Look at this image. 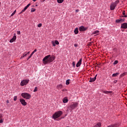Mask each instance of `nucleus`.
<instances>
[{"label": "nucleus", "instance_id": "f257e3e1", "mask_svg": "<svg viewBox=\"0 0 127 127\" xmlns=\"http://www.w3.org/2000/svg\"><path fill=\"white\" fill-rule=\"evenodd\" d=\"M55 60V56H52L50 55H49L46 56L43 59V64H46L48 63H51V62H53Z\"/></svg>", "mask_w": 127, "mask_h": 127}, {"label": "nucleus", "instance_id": "f03ea898", "mask_svg": "<svg viewBox=\"0 0 127 127\" xmlns=\"http://www.w3.org/2000/svg\"><path fill=\"white\" fill-rule=\"evenodd\" d=\"M63 115V112L62 111H59L57 112H56L53 115V118L54 120H56V119H58V118H60L61 116Z\"/></svg>", "mask_w": 127, "mask_h": 127}, {"label": "nucleus", "instance_id": "7ed1b4c3", "mask_svg": "<svg viewBox=\"0 0 127 127\" xmlns=\"http://www.w3.org/2000/svg\"><path fill=\"white\" fill-rule=\"evenodd\" d=\"M21 96L24 98V99H26V100H29V99L31 98V95L25 92L21 93Z\"/></svg>", "mask_w": 127, "mask_h": 127}, {"label": "nucleus", "instance_id": "20e7f679", "mask_svg": "<svg viewBox=\"0 0 127 127\" xmlns=\"http://www.w3.org/2000/svg\"><path fill=\"white\" fill-rule=\"evenodd\" d=\"M77 106H78V103H74L70 105L68 107V109L69 111H72V110H74V109H76V108H77Z\"/></svg>", "mask_w": 127, "mask_h": 127}, {"label": "nucleus", "instance_id": "39448f33", "mask_svg": "<svg viewBox=\"0 0 127 127\" xmlns=\"http://www.w3.org/2000/svg\"><path fill=\"white\" fill-rule=\"evenodd\" d=\"M29 82V79H24L21 81L20 83L21 86H24L25 85H27Z\"/></svg>", "mask_w": 127, "mask_h": 127}, {"label": "nucleus", "instance_id": "423d86ee", "mask_svg": "<svg viewBox=\"0 0 127 127\" xmlns=\"http://www.w3.org/2000/svg\"><path fill=\"white\" fill-rule=\"evenodd\" d=\"M20 102L21 104L23 105V106H26V105H27V103H26V102H25V100L23 99H20Z\"/></svg>", "mask_w": 127, "mask_h": 127}, {"label": "nucleus", "instance_id": "0eeeda50", "mask_svg": "<svg viewBox=\"0 0 127 127\" xmlns=\"http://www.w3.org/2000/svg\"><path fill=\"white\" fill-rule=\"evenodd\" d=\"M116 6H117L115 4H114L113 2L111 3V5H110V9L111 10H114V9H115V8H116Z\"/></svg>", "mask_w": 127, "mask_h": 127}, {"label": "nucleus", "instance_id": "6e6552de", "mask_svg": "<svg viewBox=\"0 0 127 127\" xmlns=\"http://www.w3.org/2000/svg\"><path fill=\"white\" fill-rule=\"evenodd\" d=\"M97 76H98V74H96L95 75V77L93 78L90 77V78L89 79V82H95L96 81V79H97Z\"/></svg>", "mask_w": 127, "mask_h": 127}, {"label": "nucleus", "instance_id": "1a4fd4ad", "mask_svg": "<svg viewBox=\"0 0 127 127\" xmlns=\"http://www.w3.org/2000/svg\"><path fill=\"white\" fill-rule=\"evenodd\" d=\"M125 22V19H117L116 20V22L117 23H122V22Z\"/></svg>", "mask_w": 127, "mask_h": 127}, {"label": "nucleus", "instance_id": "9d476101", "mask_svg": "<svg viewBox=\"0 0 127 127\" xmlns=\"http://www.w3.org/2000/svg\"><path fill=\"white\" fill-rule=\"evenodd\" d=\"M37 51V50L36 49H35L33 52H32V53L31 54V55H30V56L27 58V60H29V59H30V58H31V56H32L34 53H35V52H36Z\"/></svg>", "mask_w": 127, "mask_h": 127}, {"label": "nucleus", "instance_id": "9b49d317", "mask_svg": "<svg viewBox=\"0 0 127 127\" xmlns=\"http://www.w3.org/2000/svg\"><path fill=\"white\" fill-rule=\"evenodd\" d=\"M16 40V36L14 35L13 38L10 40L9 42L10 43H12V42H14Z\"/></svg>", "mask_w": 127, "mask_h": 127}, {"label": "nucleus", "instance_id": "f8f14e48", "mask_svg": "<svg viewBox=\"0 0 127 127\" xmlns=\"http://www.w3.org/2000/svg\"><path fill=\"white\" fill-rule=\"evenodd\" d=\"M121 28H124V29H127V23H124L122 24Z\"/></svg>", "mask_w": 127, "mask_h": 127}, {"label": "nucleus", "instance_id": "ddd939ff", "mask_svg": "<svg viewBox=\"0 0 127 127\" xmlns=\"http://www.w3.org/2000/svg\"><path fill=\"white\" fill-rule=\"evenodd\" d=\"M81 64H82V59H80L76 64V67H80V66H81Z\"/></svg>", "mask_w": 127, "mask_h": 127}, {"label": "nucleus", "instance_id": "4468645a", "mask_svg": "<svg viewBox=\"0 0 127 127\" xmlns=\"http://www.w3.org/2000/svg\"><path fill=\"white\" fill-rule=\"evenodd\" d=\"M87 30V28H85L84 26H80L79 27V31H85Z\"/></svg>", "mask_w": 127, "mask_h": 127}, {"label": "nucleus", "instance_id": "2eb2a0df", "mask_svg": "<svg viewBox=\"0 0 127 127\" xmlns=\"http://www.w3.org/2000/svg\"><path fill=\"white\" fill-rule=\"evenodd\" d=\"M63 88V85L62 84H59L57 85V89L58 90H60V89H62Z\"/></svg>", "mask_w": 127, "mask_h": 127}, {"label": "nucleus", "instance_id": "dca6fc26", "mask_svg": "<svg viewBox=\"0 0 127 127\" xmlns=\"http://www.w3.org/2000/svg\"><path fill=\"white\" fill-rule=\"evenodd\" d=\"M102 127V124L101 123L99 122L96 125L94 126V127Z\"/></svg>", "mask_w": 127, "mask_h": 127}, {"label": "nucleus", "instance_id": "f3484780", "mask_svg": "<svg viewBox=\"0 0 127 127\" xmlns=\"http://www.w3.org/2000/svg\"><path fill=\"white\" fill-rule=\"evenodd\" d=\"M75 34H78V33H79V31L78 30V28H76L74 30V31Z\"/></svg>", "mask_w": 127, "mask_h": 127}, {"label": "nucleus", "instance_id": "a211bd4d", "mask_svg": "<svg viewBox=\"0 0 127 127\" xmlns=\"http://www.w3.org/2000/svg\"><path fill=\"white\" fill-rule=\"evenodd\" d=\"M118 75H120V73L119 72H116L115 73H113L112 74V77H117V76H118Z\"/></svg>", "mask_w": 127, "mask_h": 127}, {"label": "nucleus", "instance_id": "6ab92c4d", "mask_svg": "<svg viewBox=\"0 0 127 127\" xmlns=\"http://www.w3.org/2000/svg\"><path fill=\"white\" fill-rule=\"evenodd\" d=\"M103 93H104V94H107L108 95H109V94H112V91H103Z\"/></svg>", "mask_w": 127, "mask_h": 127}, {"label": "nucleus", "instance_id": "aec40b11", "mask_svg": "<svg viewBox=\"0 0 127 127\" xmlns=\"http://www.w3.org/2000/svg\"><path fill=\"white\" fill-rule=\"evenodd\" d=\"M120 2V1L119 0H116L114 2H113L114 4H115L116 6H117V5Z\"/></svg>", "mask_w": 127, "mask_h": 127}, {"label": "nucleus", "instance_id": "412c9836", "mask_svg": "<svg viewBox=\"0 0 127 127\" xmlns=\"http://www.w3.org/2000/svg\"><path fill=\"white\" fill-rule=\"evenodd\" d=\"M66 85H69L70 84V79H67L65 82Z\"/></svg>", "mask_w": 127, "mask_h": 127}, {"label": "nucleus", "instance_id": "4be33fe9", "mask_svg": "<svg viewBox=\"0 0 127 127\" xmlns=\"http://www.w3.org/2000/svg\"><path fill=\"white\" fill-rule=\"evenodd\" d=\"M63 103H67V102H68V99H67L66 98H64L63 100Z\"/></svg>", "mask_w": 127, "mask_h": 127}, {"label": "nucleus", "instance_id": "5701e85b", "mask_svg": "<svg viewBox=\"0 0 127 127\" xmlns=\"http://www.w3.org/2000/svg\"><path fill=\"white\" fill-rule=\"evenodd\" d=\"M57 1L58 3H62L64 1V0H57Z\"/></svg>", "mask_w": 127, "mask_h": 127}, {"label": "nucleus", "instance_id": "b1692460", "mask_svg": "<svg viewBox=\"0 0 127 127\" xmlns=\"http://www.w3.org/2000/svg\"><path fill=\"white\" fill-rule=\"evenodd\" d=\"M99 32H100V31H99L98 30H96L93 33V34H97L99 33Z\"/></svg>", "mask_w": 127, "mask_h": 127}, {"label": "nucleus", "instance_id": "393cba45", "mask_svg": "<svg viewBox=\"0 0 127 127\" xmlns=\"http://www.w3.org/2000/svg\"><path fill=\"white\" fill-rule=\"evenodd\" d=\"M52 44L53 46H56V44L55 43V42H54V41H52Z\"/></svg>", "mask_w": 127, "mask_h": 127}, {"label": "nucleus", "instance_id": "a878e982", "mask_svg": "<svg viewBox=\"0 0 127 127\" xmlns=\"http://www.w3.org/2000/svg\"><path fill=\"white\" fill-rule=\"evenodd\" d=\"M15 12H16V10H15L13 13L11 14V16H13L14 14H15Z\"/></svg>", "mask_w": 127, "mask_h": 127}, {"label": "nucleus", "instance_id": "bb28decb", "mask_svg": "<svg viewBox=\"0 0 127 127\" xmlns=\"http://www.w3.org/2000/svg\"><path fill=\"white\" fill-rule=\"evenodd\" d=\"M27 55V54H26V52L24 53V54L22 55V57H25Z\"/></svg>", "mask_w": 127, "mask_h": 127}, {"label": "nucleus", "instance_id": "cd10ccee", "mask_svg": "<svg viewBox=\"0 0 127 127\" xmlns=\"http://www.w3.org/2000/svg\"><path fill=\"white\" fill-rule=\"evenodd\" d=\"M35 10H36V9H35V8H31V12H34V11H35Z\"/></svg>", "mask_w": 127, "mask_h": 127}, {"label": "nucleus", "instance_id": "c85d7f7f", "mask_svg": "<svg viewBox=\"0 0 127 127\" xmlns=\"http://www.w3.org/2000/svg\"><path fill=\"white\" fill-rule=\"evenodd\" d=\"M55 43H56V45H59V42H58V41L56 40V41H55Z\"/></svg>", "mask_w": 127, "mask_h": 127}, {"label": "nucleus", "instance_id": "c756f323", "mask_svg": "<svg viewBox=\"0 0 127 127\" xmlns=\"http://www.w3.org/2000/svg\"><path fill=\"white\" fill-rule=\"evenodd\" d=\"M26 9L25 8H24L22 10V11H21V12H20V13H22V12H24V11H26Z\"/></svg>", "mask_w": 127, "mask_h": 127}, {"label": "nucleus", "instance_id": "7c9ffc66", "mask_svg": "<svg viewBox=\"0 0 127 127\" xmlns=\"http://www.w3.org/2000/svg\"><path fill=\"white\" fill-rule=\"evenodd\" d=\"M118 63H119V61H115L113 64H114V65H116V64H118Z\"/></svg>", "mask_w": 127, "mask_h": 127}, {"label": "nucleus", "instance_id": "2f4dec72", "mask_svg": "<svg viewBox=\"0 0 127 127\" xmlns=\"http://www.w3.org/2000/svg\"><path fill=\"white\" fill-rule=\"evenodd\" d=\"M72 66L73 68H75V62H72Z\"/></svg>", "mask_w": 127, "mask_h": 127}, {"label": "nucleus", "instance_id": "473e14b6", "mask_svg": "<svg viewBox=\"0 0 127 127\" xmlns=\"http://www.w3.org/2000/svg\"><path fill=\"white\" fill-rule=\"evenodd\" d=\"M42 26V24L40 23L38 25V27H41Z\"/></svg>", "mask_w": 127, "mask_h": 127}, {"label": "nucleus", "instance_id": "72a5a7b5", "mask_svg": "<svg viewBox=\"0 0 127 127\" xmlns=\"http://www.w3.org/2000/svg\"><path fill=\"white\" fill-rule=\"evenodd\" d=\"M33 92H37V87H36L33 90Z\"/></svg>", "mask_w": 127, "mask_h": 127}, {"label": "nucleus", "instance_id": "f704fd0d", "mask_svg": "<svg viewBox=\"0 0 127 127\" xmlns=\"http://www.w3.org/2000/svg\"><path fill=\"white\" fill-rule=\"evenodd\" d=\"M13 100L14 101H16L17 100V96H14Z\"/></svg>", "mask_w": 127, "mask_h": 127}, {"label": "nucleus", "instance_id": "c9c22d12", "mask_svg": "<svg viewBox=\"0 0 127 127\" xmlns=\"http://www.w3.org/2000/svg\"><path fill=\"white\" fill-rule=\"evenodd\" d=\"M123 14L124 16H125V15H126V11H124L123 12Z\"/></svg>", "mask_w": 127, "mask_h": 127}, {"label": "nucleus", "instance_id": "e433bc0d", "mask_svg": "<svg viewBox=\"0 0 127 127\" xmlns=\"http://www.w3.org/2000/svg\"><path fill=\"white\" fill-rule=\"evenodd\" d=\"M74 47H78V44H74Z\"/></svg>", "mask_w": 127, "mask_h": 127}, {"label": "nucleus", "instance_id": "4c0bfd02", "mask_svg": "<svg viewBox=\"0 0 127 127\" xmlns=\"http://www.w3.org/2000/svg\"><path fill=\"white\" fill-rule=\"evenodd\" d=\"M30 5H31V3H29L26 6H27L28 7H29V6H30Z\"/></svg>", "mask_w": 127, "mask_h": 127}, {"label": "nucleus", "instance_id": "58836bf2", "mask_svg": "<svg viewBox=\"0 0 127 127\" xmlns=\"http://www.w3.org/2000/svg\"><path fill=\"white\" fill-rule=\"evenodd\" d=\"M24 8L26 10L27 8H28V7L27 6H26L24 7Z\"/></svg>", "mask_w": 127, "mask_h": 127}, {"label": "nucleus", "instance_id": "ea45409f", "mask_svg": "<svg viewBox=\"0 0 127 127\" xmlns=\"http://www.w3.org/2000/svg\"><path fill=\"white\" fill-rule=\"evenodd\" d=\"M17 34L18 35L20 34V31H17Z\"/></svg>", "mask_w": 127, "mask_h": 127}, {"label": "nucleus", "instance_id": "a19ab883", "mask_svg": "<svg viewBox=\"0 0 127 127\" xmlns=\"http://www.w3.org/2000/svg\"><path fill=\"white\" fill-rule=\"evenodd\" d=\"M29 53H30V52H27V53L26 52V54H27V55L28 54H29Z\"/></svg>", "mask_w": 127, "mask_h": 127}, {"label": "nucleus", "instance_id": "79ce46f5", "mask_svg": "<svg viewBox=\"0 0 127 127\" xmlns=\"http://www.w3.org/2000/svg\"><path fill=\"white\" fill-rule=\"evenodd\" d=\"M3 121L2 120H0V124H1V123H3Z\"/></svg>", "mask_w": 127, "mask_h": 127}, {"label": "nucleus", "instance_id": "37998d69", "mask_svg": "<svg viewBox=\"0 0 127 127\" xmlns=\"http://www.w3.org/2000/svg\"><path fill=\"white\" fill-rule=\"evenodd\" d=\"M125 75H126V74L125 73H123L122 75H121V76H125Z\"/></svg>", "mask_w": 127, "mask_h": 127}, {"label": "nucleus", "instance_id": "c03bdc74", "mask_svg": "<svg viewBox=\"0 0 127 127\" xmlns=\"http://www.w3.org/2000/svg\"><path fill=\"white\" fill-rule=\"evenodd\" d=\"M2 117V115L0 114V119Z\"/></svg>", "mask_w": 127, "mask_h": 127}, {"label": "nucleus", "instance_id": "a18cd8bd", "mask_svg": "<svg viewBox=\"0 0 127 127\" xmlns=\"http://www.w3.org/2000/svg\"><path fill=\"white\" fill-rule=\"evenodd\" d=\"M123 17H127V15L123 16Z\"/></svg>", "mask_w": 127, "mask_h": 127}, {"label": "nucleus", "instance_id": "49530a36", "mask_svg": "<svg viewBox=\"0 0 127 127\" xmlns=\"http://www.w3.org/2000/svg\"><path fill=\"white\" fill-rule=\"evenodd\" d=\"M6 103H7V104H8V103H9V101L8 100H7V101H6Z\"/></svg>", "mask_w": 127, "mask_h": 127}, {"label": "nucleus", "instance_id": "de8ad7c7", "mask_svg": "<svg viewBox=\"0 0 127 127\" xmlns=\"http://www.w3.org/2000/svg\"><path fill=\"white\" fill-rule=\"evenodd\" d=\"M75 11H76V12H78V11H79V10L76 9V10H75Z\"/></svg>", "mask_w": 127, "mask_h": 127}, {"label": "nucleus", "instance_id": "09e8293b", "mask_svg": "<svg viewBox=\"0 0 127 127\" xmlns=\"http://www.w3.org/2000/svg\"><path fill=\"white\" fill-rule=\"evenodd\" d=\"M117 82H118L117 80H115V81H114V83H117Z\"/></svg>", "mask_w": 127, "mask_h": 127}, {"label": "nucleus", "instance_id": "8fccbe9b", "mask_svg": "<svg viewBox=\"0 0 127 127\" xmlns=\"http://www.w3.org/2000/svg\"><path fill=\"white\" fill-rule=\"evenodd\" d=\"M22 58H24V57H22V56L21 57L20 59H22Z\"/></svg>", "mask_w": 127, "mask_h": 127}, {"label": "nucleus", "instance_id": "3c124183", "mask_svg": "<svg viewBox=\"0 0 127 127\" xmlns=\"http://www.w3.org/2000/svg\"><path fill=\"white\" fill-rule=\"evenodd\" d=\"M33 0V1H36V0Z\"/></svg>", "mask_w": 127, "mask_h": 127}, {"label": "nucleus", "instance_id": "603ef678", "mask_svg": "<svg viewBox=\"0 0 127 127\" xmlns=\"http://www.w3.org/2000/svg\"><path fill=\"white\" fill-rule=\"evenodd\" d=\"M64 91H65V90L63 89V92H64Z\"/></svg>", "mask_w": 127, "mask_h": 127}, {"label": "nucleus", "instance_id": "864d4df0", "mask_svg": "<svg viewBox=\"0 0 127 127\" xmlns=\"http://www.w3.org/2000/svg\"><path fill=\"white\" fill-rule=\"evenodd\" d=\"M1 3L0 1V5Z\"/></svg>", "mask_w": 127, "mask_h": 127}, {"label": "nucleus", "instance_id": "5fc2aeb1", "mask_svg": "<svg viewBox=\"0 0 127 127\" xmlns=\"http://www.w3.org/2000/svg\"><path fill=\"white\" fill-rule=\"evenodd\" d=\"M45 0H44V1H45Z\"/></svg>", "mask_w": 127, "mask_h": 127}]
</instances>
